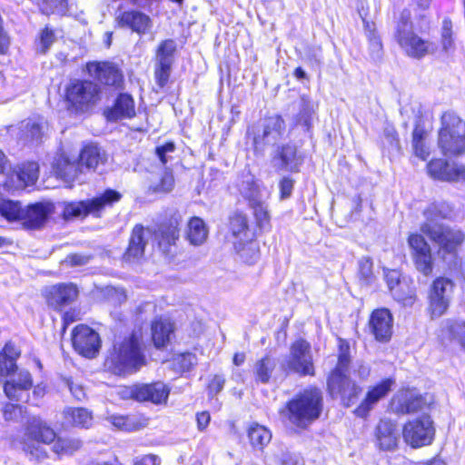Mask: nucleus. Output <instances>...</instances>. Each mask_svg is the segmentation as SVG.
I'll list each match as a JSON object with an SVG mask.
<instances>
[{
  "label": "nucleus",
  "instance_id": "nucleus-18",
  "mask_svg": "<svg viewBox=\"0 0 465 465\" xmlns=\"http://www.w3.org/2000/svg\"><path fill=\"white\" fill-rule=\"evenodd\" d=\"M229 240L232 244L256 238V228L245 213H234L228 221Z\"/></svg>",
  "mask_w": 465,
  "mask_h": 465
},
{
  "label": "nucleus",
  "instance_id": "nucleus-19",
  "mask_svg": "<svg viewBox=\"0 0 465 465\" xmlns=\"http://www.w3.org/2000/svg\"><path fill=\"white\" fill-rule=\"evenodd\" d=\"M427 169L433 179L448 182L465 181V166L462 164H450L441 159H436L428 163Z\"/></svg>",
  "mask_w": 465,
  "mask_h": 465
},
{
  "label": "nucleus",
  "instance_id": "nucleus-16",
  "mask_svg": "<svg viewBox=\"0 0 465 465\" xmlns=\"http://www.w3.org/2000/svg\"><path fill=\"white\" fill-rule=\"evenodd\" d=\"M4 384V391L6 397L12 401L27 400L28 391L33 387V378L31 373L26 370L13 371Z\"/></svg>",
  "mask_w": 465,
  "mask_h": 465
},
{
  "label": "nucleus",
  "instance_id": "nucleus-61",
  "mask_svg": "<svg viewBox=\"0 0 465 465\" xmlns=\"http://www.w3.org/2000/svg\"><path fill=\"white\" fill-rule=\"evenodd\" d=\"M278 465H303V462L297 454L284 452L279 458Z\"/></svg>",
  "mask_w": 465,
  "mask_h": 465
},
{
  "label": "nucleus",
  "instance_id": "nucleus-28",
  "mask_svg": "<svg viewBox=\"0 0 465 465\" xmlns=\"http://www.w3.org/2000/svg\"><path fill=\"white\" fill-rule=\"evenodd\" d=\"M77 297V289L73 284H58L52 286L46 294L48 304L59 309Z\"/></svg>",
  "mask_w": 465,
  "mask_h": 465
},
{
  "label": "nucleus",
  "instance_id": "nucleus-24",
  "mask_svg": "<svg viewBox=\"0 0 465 465\" xmlns=\"http://www.w3.org/2000/svg\"><path fill=\"white\" fill-rule=\"evenodd\" d=\"M375 440L380 450H394L399 441V433L396 424L387 419L381 420L375 429Z\"/></svg>",
  "mask_w": 465,
  "mask_h": 465
},
{
  "label": "nucleus",
  "instance_id": "nucleus-46",
  "mask_svg": "<svg viewBox=\"0 0 465 465\" xmlns=\"http://www.w3.org/2000/svg\"><path fill=\"white\" fill-rule=\"evenodd\" d=\"M441 45L446 53L454 51V40L452 37V23L449 19H444L441 28Z\"/></svg>",
  "mask_w": 465,
  "mask_h": 465
},
{
  "label": "nucleus",
  "instance_id": "nucleus-64",
  "mask_svg": "<svg viewBox=\"0 0 465 465\" xmlns=\"http://www.w3.org/2000/svg\"><path fill=\"white\" fill-rule=\"evenodd\" d=\"M293 188V181L290 178H283L280 182V192H281V200H286L292 193Z\"/></svg>",
  "mask_w": 465,
  "mask_h": 465
},
{
  "label": "nucleus",
  "instance_id": "nucleus-63",
  "mask_svg": "<svg viewBox=\"0 0 465 465\" xmlns=\"http://www.w3.org/2000/svg\"><path fill=\"white\" fill-rule=\"evenodd\" d=\"M174 144L173 143H166L165 144L156 148V153L163 164L168 162L167 154L173 153Z\"/></svg>",
  "mask_w": 465,
  "mask_h": 465
},
{
  "label": "nucleus",
  "instance_id": "nucleus-41",
  "mask_svg": "<svg viewBox=\"0 0 465 465\" xmlns=\"http://www.w3.org/2000/svg\"><path fill=\"white\" fill-rule=\"evenodd\" d=\"M391 294L404 306H411L415 302L416 288L411 281L403 278L401 283L392 290Z\"/></svg>",
  "mask_w": 465,
  "mask_h": 465
},
{
  "label": "nucleus",
  "instance_id": "nucleus-2",
  "mask_svg": "<svg viewBox=\"0 0 465 465\" xmlns=\"http://www.w3.org/2000/svg\"><path fill=\"white\" fill-rule=\"evenodd\" d=\"M322 396L317 388H309L296 395L287 404L286 416L291 424L306 428L320 417Z\"/></svg>",
  "mask_w": 465,
  "mask_h": 465
},
{
  "label": "nucleus",
  "instance_id": "nucleus-23",
  "mask_svg": "<svg viewBox=\"0 0 465 465\" xmlns=\"http://www.w3.org/2000/svg\"><path fill=\"white\" fill-rule=\"evenodd\" d=\"M369 328L379 341H388L391 336L392 316L387 309L374 311L369 322Z\"/></svg>",
  "mask_w": 465,
  "mask_h": 465
},
{
  "label": "nucleus",
  "instance_id": "nucleus-17",
  "mask_svg": "<svg viewBox=\"0 0 465 465\" xmlns=\"http://www.w3.org/2000/svg\"><path fill=\"white\" fill-rule=\"evenodd\" d=\"M284 122L280 115H272L265 118L262 124V131L253 134V144L256 150L262 149L263 144L275 143L283 134Z\"/></svg>",
  "mask_w": 465,
  "mask_h": 465
},
{
  "label": "nucleus",
  "instance_id": "nucleus-5",
  "mask_svg": "<svg viewBox=\"0 0 465 465\" xmlns=\"http://www.w3.org/2000/svg\"><path fill=\"white\" fill-rule=\"evenodd\" d=\"M438 143L443 154L459 155L465 152V122L454 114L447 113L441 118Z\"/></svg>",
  "mask_w": 465,
  "mask_h": 465
},
{
  "label": "nucleus",
  "instance_id": "nucleus-38",
  "mask_svg": "<svg viewBox=\"0 0 465 465\" xmlns=\"http://www.w3.org/2000/svg\"><path fill=\"white\" fill-rule=\"evenodd\" d=\"M83 447V440L74 436L56 437L52 450L58 456H70Z\"/></svg>",
  "mask_w": 465,
  "mask_h": 465
},
{
  "label": "nucleus",
  "instance_id": "nucleus-6",
  "mask_svg": "<svg viewBox=\"0 0 465 465\" xmlns=\"http://www.w3.org/2000/svg\"><path fill=\"white\" fill-rule=\"evenodd\" d=\"M55 438L56 433L45 421L41 419L33 418L26 426L23 435L21 440L22 450L30 460L39 461L44 456V452L35 448L31 442L39 441L50 444L54 442Z\"/></svg>",
  "mask_w": 465,
  "mask_h": 465
},
{
  "label": "nucleus",
  "instance_id": "nucleus-45",
  "mask_svg": "<svg viewBox=\"0 0 465 465\" xmlns=\"http://www.w3.org/2000/svg\"><path fill=\"white\" fill-rule=\"evenodd\" d=\"M104 205H65L64 217L65 220L84 218L89 213L98 215Z\"/></svg>",
  "mask_w": 465,
  "mask_h": 465
},
{
  "label": "nucleus",
  "instance_id": "nucleus-15",
  "mask_svg": "<svg viewBox=\"0 0 465 465\" xmlns=\"http://www.w3.org/2000/svg\"><path fill=\"white\" fill-rule=\"evenodd\" d=\"M395 385L393 378H387L368 388L365 397L355 409L354 413L360 418H366L380 401L384 399Z\"/></svg>",
  "mask_w": 465,
  "mask_h": 465
},
{
  "label": "nucleus",
  "instance_id": "nucleus-52",
  "mask_svg": "<svg viewBox=\"0 0 465 465\" xmlns=\"http://www.w3.org/2000/svg\"><path fill=\"white\" fill-rule=\"evenodd\" d=\"M449 331L451 338L465 349V322L457 321L451 323L449 326Z\"/></svg>",
  "mask_w": 465,
  "mask_h": 465
},
{
  "label": "nucleus",
  "instance_id": "nucleus-32",
  "mask_svg": "<svg viewBox=\"0 0 465 465\" xmlns=\"http://www.w3.org/2000/svg\"><path fill=\"white\" fill-rule=\"evenodd\" d=\"M135 115L134 101L133 97L126 94H122L115 101L114 107L107 112L109 120H119L123 118H132Z\"/></svg>",
  "mask_w": 465,
  "mask_h": 465
},
{
  "label": "nucleus",
  "instance_id": "nucleus-22",
  "mask_svg": "<svg viewBox=\"0 0 465 465\" xmlns=\"http://www.w3.org/2000/svg\"><path fill=\"white\" fill-rule=\"evenodd\" d=\"M53 170L57 178L70 183L79 178L83 173L77 158H71L67 153L61 152L53 163Z\"/></svg>",
  "mask_w": 465,
  "mask_h": 465
},
{
  "label": "nucleus",
  "instance_id": "nucleus-9",
  "mask_svg": "<svg viewBox=\"0 0 465 465\" xmlns=\"http://www.w3.org/2000/svg\"><path fill=\"white\" fill-rule=\"evenodd\" d=\"M0 215L8 221H19L27 228H39L46 220L45 205H0Z\"/></svg>",
  "mask_w": 465,
  "mask_h": 465
},
{
  "label": "nucleus",
  "instance_id": "nucleus-48",
  "mask_svg": "<svg viewBox=\"0 0 465 465\" xmlns=\"http://www.w3.org/2000/svg\"><path fill=\"white\" fill-rule=\"evenodd\" d=\"M251 214L255 219L256 226L264 229L269 226L270 215L263 205H252L250 208Z\"/></svg>",
  "mask_w": 465,
  "mask_h": 465
},
{
  "label": "nucleus",
  "instance_id": "nucleus-30",
  "mask_svg": "<svg viewBox=\"0 0 465 465\" xmlns=\"http://www.w3.org/2000/svg\"><path fill=\"white\" fill-rule=\"evenodd\" d=\"M106 420L114 427L125 431H134L141 430L144 428L148 423V420L145 417L136 414H112L108 415Z\"/></svg>",
  "mask_w": 465,
  "mask_h": 465
},
{
  "label": "nucleus",
  "instance_id": "nucleus-44",
  "mask_svg": "<svg viewBox=\"0 0 465 465\" xmlns=\"http://www.w3.org/2000/svg\"><path fill=\"white\" fill-rule=\"evenodd\" d=\"M145 246L144 230L141 225H136L132 232L129 247L126 256L130 258H139L143 255Z\"/></svg>",
  "mask_w": 465,
  "mask_h": 465
},
{
  "label": "nucleus",
  "instance_id": "nucleus-57",
  "mask_svg": "<svg viewBox=\"0 0 465 465\" xmlns=\"http://www.w3.org/2000/svg\"><path fill=\"white\" fill-rule=\"evenodd\" d=\"M349 346L348 344H344L341 342L340 344V354L338 359V364L334 371H340L341 373H343L344 370L347 368L349 362H350V357H349Z\"/></svg>",
  "mask_w": 465,
  "mask_h": 465
},
{
  "label": "nucleus",
  "instance_id": "nucleus-13",
  "mask_svg": "<svg viewBox=\"0 0 465 465\" xmlns=\"http://www.w3.org/2000/svg\"><path fill=\"white\" fill-rule=\"evenodd\" d=\"M408 243L411 249V256L416 269L425 276L432 273L434 260L431 249L425 239L420 234H411Z\"/></svg>",
  "mask_w": 465,
  "mask_h": 465
},
{
  "label": "nucleus",
  "instance_id": "nucleus-11",
  "mask_svg": "<svg viewBox=\"0 0 465 465\" xmlns=\"http://www.w3.org/2000/svg\"><path fill=\"white\" fill-rule=\"evenodd\" d=\"M454 289L453 282L446 277L436 278L429 291V311L432 317H440L449 308Z\"/></svg>",
  "mask_w": 465,
  "mask_h": 465
},
{
  "label": "nucleus",
  "instance_id": "nucleus-7",
  "mask_svg": "<svg viewBox=\"0 0 465 465\" xmlns=\"http://www.w3.org/2000/svg\"><path fill=\"white\" fill-rule=\"evenodd\" d=\"M99 87L91 81H74L65 91L69 110L84 112L99 101Z\"/></svg>",
  "mask_w": 465,
  "mask_h": 465
},
{
  "label": "nucleus",
  "instance_id": "nucleus-25",
  "mask_svg": "<svg viewBox=\"0 0 465 465\" xmlns=\"http://www.w3.org/2000/svg\"><path fill=\"white\" fill-rule=\"evenodd\" d=\"M115 20L121 27L130 28L133 32L143 35L152 26L151 19L140 11H125L116 15Z\"/></svg>",
  "mask_w": 465,
  "mask_h": 465
},
{
  "label": "nucleus",
  "instance_id": "nucleus-40",
  "mask_svg": "<svg viewBox=\"0 0 465 465\" xmlns=\"http://www.w3.org/2000/svg\"><path fill=\"white\" fill-rule=\"evenodd\" d=\"M233 246L240 259L245 263H255L260 258V246L256 238L234 243Z\"/></svg>",
  "mask_w": 465,
  "mask_h": 465
},
{
  "label": "nucleus",
  "instance_id": "nucleus-43",
  "mask_svg": "<svg viewBox=\"0 0 465 465\" xmlns=\"http://www.w3.org/2000/svg\"><path fill=\"white\" fill-rule=\"evenodd\" d=\"M248 438L252 447L262 450L271 441L272 433L266 427L252 423L248 429Z\"/></svg>",
  "mask_w": 465,
  "mask_h": 465
},
{
  "label": "nucleus",
  "instance_id": "nucleus-42",
  "mask_svg": "<svg viewBox=\"0 0 465 465\" xmlns=\"http://www.w3.org/2000/svg\"><path fill=\"white\" fill-rule=\"evenodd\" d=\"M276 364L272 358L265 356L253 365L254 380L257 383H268Z\"/></svg>",
  "mask_w": 465,
  "mask_h": 465
},
{
  "label": "nucleus",
  "instance_id": "nucleus-47",
  "mask_svg": "<svg viewBox=\"0 0 465 465\" xmlns=\"http://www.w3.org/2000/svg\"><path fill=\"white\" fill-rule=\"evenodd\" d=\"M196 364V357L193 353H182L173 358V365L179 371H187Z\"/></svg>",
  "mask_w": 465,
  "mask_h": 465
},
{
  "label": "nucleus",
  "instance_id": "nucleus-62",
  "mask_svg": "<svg viewBox=\"0 0 465 465\" xmlns=\"http://www.w3.org/2000/svg\"><path fill=\"white\" fill-rule=\"evenodd\" d=\"M385 280L391 292L396 286H399L402 281V279H401V273L395 270L386 272Z\"/></svg>",
  "mask_w": 465,
  "mask_h": 465
},
{
  "label": "nucleus",
  "instance_id": "nucleus-3",
  "mask_svg": "<svg viewBox=\"0 0 465 465\" xmlns=\"http://www.w3.org/2000/svg\"><path fill=\"white\" fill-rule=\"evenodd\" d=\"M394 37L402 52L411 58L421 59L436 51L435 44L415 33L409 10L401 13Z\"/></svg>",
  "mask_w": 465,
  "mask_h": 465
},
{
  "label": "nucleus",
  "instance_id": "nucleus-34",
  "mask_svg": "<svg viewBox=\"0 0 465 465\" xmlns=\"http://www.w3.org/2000/svg\"><path fill=\"white\" fill-rule=\"evenodd\" d=\"M209 233L208 227L203 220L199 217H193L187 224L186 239L194 245L199 246L205 242Z\"/></svg>",
  "mask_w": 465,
  "mask_h": 465
},
{
  "label": "nucleus",
  "instance_id": "nucleus-56",
  "mask_svg": "<svg viewBox=\"0 0 465 465\" xmlns=\"http://www.w3.org/2000/svg\"><path fill=\"white\" fill-rule=\"evenodd\" d=\"M173 183L174 179L173 173L169 171H164L161 178V183L153 188L151 187V189H153V192L166 193L173 189Z\"/></svg>",
  "mask_w": 465,
  "mask_h": 465
},
{
  "label": "nucleus",
  "instance_id": "nucleus-51",
  "mask_svg": "<svg viewBox=\"0 0 465 465\" xmlns=\"http://www.w3.org/2000/svg\"><path fill=\"white\" fill-rule=\"evenodd\" d=\"M122 200V194L112 189H107L100 196L95 197L90 202L80 201L78 203H113L114 202H120Z\"/></svg>",
  "mask_w": 465,
  "mask_h": 465
},
{
  "label": "nucleus",
  "instance_id": "nucleus-14",
  "mask_svg": "<svg viewBox=\"0 0 465 465\" xmlns=\"http://www.w3.org/2000/svg\"><path fill=\"white\" fill-rule=\"evenodd\" d=\"M72 340L75 351L87 358H94L101 347L98 333L86 325L76 326Z\"/></svg>",
  "mask_w": 465,
  "mask_h": 465
},
{
  "label": "nucleus",
  "instance_id": "nucleus-29",
  "mask_svg": "<svg viewBox=\"0 0 465 465\" xmlns=\"http://www.w3.org/2000/svg\"><path fill=\"white\" fill-rule=\"evenodd\" d=\"M272 163L279 170L294 172L302 163L301 158L297 155V149L294 145L287 144L282 146L273 157Z\"/></svg>",
  "mask_w": 465,
  "mask_h": 465
},
{
  "label": "nucleus",
  "instance_id": "nucleus-12",
  "mask_svg": "<svg viewBox=\"0 0 465 465\" xmlns=\"http://www.w3.org/2000/svg\"><path fill=\"white\" fill-rule=\"evenodd\" d=\"M327 385L331 397H340L347 407L354 404L361 392V388L340 371H333L331 373Z\"/></svg>",
  "mask_w": 465,
  "mask_h": 465
},
{
  "label": "nucleus",
  "instance_id": "nucleus-54",
  "mask_svg": "<svg viewBox=\"0 0 465 465\" xmlns=\"http://www.w3.org/2000/svg\"><path fill=\"white\" fill-rule=\"evenodd\" d=\"M373 263L369 257H362L359 261V274L366 282H370L372 278Z\"/></svg>",
  "mask_w": 465,
  "mask_h": 465
},
{
  "label": "nucleus",
  "instance_id": "nucleus-53",
  "mask_svg": "<svg viewBox=\"0 0 465 465\" xmlns=\"http://www.w3.org/2000/svg\"><path fill=\"white\" fill-rule=\"evenodd\" d=\"M171 64H172L164 60L162 63H158V66L155 69V78L161 87H163L169 79Z\"/></svg>",
  "mask_w": 465,
  "mask_h": 465
},
{
  "label": "nucleus",
  "instance_id": "nucleus-8",
  "mask_svg": "<svg viewBox=\"0 0 465 465\" xmlns=\"http://www.w3.org/2000/svg\"><path fill=\"white\" fill-rule=\"evenodd\" d=\"M282 367L301 376H313L315 371L310 343L302 339L295 341Z\"/></svg>",
  "mask_w": 465,
  "mask_h": 465
},
{
  "label": "nucleus",
  "instance_id": "nucleus-50",
  "mask_svg": "<svg viewBox=\"0 0 465 465\" xmlns=\"http://www.w3.org/2000/svg\"><path fill=\"white\" fill-rule=\"evenodd\" d=\"M175 50V44L173 40H165L161 43L157 50V61L162 63L166 61L172 64V56Z\"/></svg>",
  "mask_w": 465,
  "mask_h": 465
},
{
  "label": "nucleus",
  "instance_id": "nucleus-27",
  "mask_svg": "<svg viewBox=\"0 0 465 465\" xmlns=\"http://www.w3.org/2000/svg\"><path fill=\"white\" fill-rule=\"evenodd\" d=\"M88 71L101 83L107 85H119L122 74L116 66L110 63H93L88 64Z\"/></svg>",
  "mask_w": 465,
  "mask_h": 465
},
{
  "label": "nucleus",
  "instance_id": "nucleus-39",
  "mask_svg": "<svg viewBox=\"0 0 465 465\" xmlns=\"http://www.w3.org/2000/svg\"><path fill=\"white\" fill-rule=\"evenodd\" d=\"M47 129V122L41 116L30 118L22 125L24 136L32 142L39 141Z\"/></svg>",
  "mask_w": 465,
  "mask_h": 465
},
{
  "label": "nucleus",
  "instance_id": "nucleus-35",
  "mask_svg": "<svg viewBox=\"0 0 465 465\" xmlns=\"http://www.w3.org/2000/svg\"><path fill=\"white\" fill-rule=\"evenodd\" d=\"M79 163L87 169L94 171L100 163L105 161L104 153L94 143H87L81 150Z\"/></svg>",
  "mask_w": 465,
  "mask_h": 465
},
{
  "label": "nucleus",
  "instance_id": "nucleus-26",
  "mask_svg": "<svg viewBox=\"0 0 465 465\" xmlns=\"http://www.w3.org/2000/svg\"><path fill=\"white\" fill-rule=\"evenodd\" d=\"M422 404V399L410 391L398 392L391 403L392 411L401 414L415 412L421 409Z\"/></svg>",
  "mask_w": 465,
  "mask_h": 465
},
{
  "label": "nucleus",
  "instance_id": "nucleus-59",
  "mask_svg": "<svg viewBox=\"0 0 465 465\" xmlns=\"http://www.w3.org/2000/svg\"><path fill=\"white\" fill-rule=\"evenodd\" d=\"M90 255L73 253L65 258L64 262L70 264L71 266H81L87 264L90 262Z\"/></svg>",
  "mask_w": 465,
  "mask_h": 465
},
{
  "label": "nucleus",
  "instance_id": "nucleus-31",
  "mask_svg": "<svg viewBox=\"0 0 465 465\" xmlns=\"http://www.w3.org/2000/svg\"><path fill=\"white\" fill-rule=\"evenodd\" d=\"M21 351L15 343L8 341L0 353V377H7L17 370L16 360L20 357Z\"/></svg>",
  "mask_w": 465,
  "mask_h": 465
},
{
  "label": "nucleus",
  "instance_id": "nucleus-33",
  "mask_svg": "<svg viewBox=\"0 0 465 465\" xmlns=\"http://www.w3.org/2000/svg\"><path fill=\"white\" fill-rule=\"evenodd\" d=\"M159 247L164 252H169V248L175 244L179 238V221L171 220L168 223H163L159 227L156 232Z\"/></svg>",
  "mask_w": 465,
  "mask_h": 465
},
{
  "label": "nucleus",
  "instance_id": "nucleus-10",
  "mask_svg": "<svg viewBox=\"0 0 465 465\" xmlns=\"http://www.w3.org/2000/svg\"><path fill=\"white\" fill-rule=\"evenodd\" d=\"M435 429L430 416L423 415L408 421L402 430L406 443L413 448L430 445L434 438Z\"/></svg>",
  "mask_w": 465,
  "mask_h": 465
},
{
  "label": "nucleus",
  "instance_id": "nucleus-1",
  "mask_svg": "<svg viewBox=\"0 0 465 465\" xmlns=\"http://www.w3.org/2000/svg\"><path fill=\"white\" fill-rule=\"evenodd\" d=\"M145 364L141 341L136 333L115 341L110 351L105 367L114 374L127 375L137 371Z\"/></svg>",
  "mask_w": 465,
  "mask_h": 465
},
{
  "label": "nucleus",
  "instance_id": "nucleus-49",
  "mask_svg": "<svg viewBox=\"0 0 465 465\" xmlns=\"http://www.w3.org/2000/svg\"><path fill=\"white\" fill-rule=\"evenodd\" d=\"M68 0H43L41 10L44 14H64L67 10Z\"/></svg>",
  "mask_w": 465,
  "mask_h": 465
},
{
  "label": "nucleus",
  "instance_id": "nucleus-20",
  "mask_svg": "<svg viewBox=\"0 0 465 465\" xmlns=\"http://www.w3.org/2000/svg\"><path fill=\"white\" fill-rule=\"evenodd\" d=\"M38 173L39 167L36 163H23L5 183L4 188L7 191H15L33 186L37 181Z\"/></svg>",
  "mask_w": 465,
  "mask_h": 465
},
{
  "label": "nucleus",
  "instance_id": "nucleus-60",
  "mask_svg": "<svg viewBox=\"0 0 465 465\" xmlns=\"http://www.w3.org/2000/svg\"><path fill=\"white\" fill-rule=\"evenodd\" d=\"M22 412L19 405L8 403L3 409V414L6 420H13L17 419Z\"/></svg>",
  "mask_w": 465,
  "mask_h": 465
},
{
  "label": "nucleus",
  "instance_id": "nucleus-36",
  "mask_svg": "<svg viewBox=\"0 0 465 465\" xmlns=\"http://www.w3.org/2000/svg\"><path fill=\"white\" fill-rule=\"evenodd\" d=\"M173 324L168 319L160 318L152 323V339L155 347H164L170 341Z\"/></svg>",
  "mask_w": 465,
  "mask_h": 465
},
{
  "label": "nucleus",
  "instance_id": "nucleus-21",
  "mask_svg": "<svg viewBox=\"0 0 465 465\" xmlns=\"http://www.w3.org/2000/svg\"><path fill=\"white\" fill-rule=\"evenodd\" d=\"M169 389L163 382L138 384L130 388V395L138 401H151L155 404L165 402Z\"/></svg>",
  "mask_w": 465,
  "mask_h": 465
},
{
  "label": "nucleus",
  "instance_id": "nucleus-37",
  "mask_svg": "<svg viewBox=\"0 0 465 465\" xmlns=\"http://www.w3.org/2000/svg\"><path fill=\"white\" fill-rule=\"evenodd\" d=\"M64 418L66 423L74 427L89 428L93 422V415L85 408H65Z\"/></svg>",
  "mask_w": 465,
  "mask_h": 465
},
{
  "label": "nucleus",
  "instance_id": "nucleus-58",
  "mask_svg": "<svg viewBox=\"0 0 465 465\" xmlns=\"http://www.w3.org/2000/svg\"><path fill=\"white\" fill-rule=\"evenodd\" d=\"M343 205H338V208H334V205H331L330 207L331 215L340 227L345 226L349 220L351 218V215H347L345 217L341 215L342 213H348L347 211L343 210Z\"/></svg>",
  "mask_w": 465,
  "mask_h": 465
},
{
  "label": "nucleus",
  "instance_id": "nucleus-4",
  "mask_svg": "<svg viewBox=\"0 0 465 465\" xmlns=\"http://www.w3.org/2000/svg\"><path fill=\"white\" fill-rule=\"evenodd\" d=\"M441 213L439 205H431L425 211L427 223L421 226L420 230L431 241L438 243L442 250L451 252L463 242L465 235L461 231L450 230L438 223L439 218L448 217V214Z\"/></svg>",
  "mask_w": 465,
  "mask_h": 465
},
{
  "label": "nucleus",
  "instance_id": "nucleus-55",
  "mask_svg": "<svg viewBox=\"0 0 465 465\" xmlns=\"http://www.w3.org/2000/svg\"><path fill=\"white\" fill-rule=\"evenodd\" d=\"M56 35L54 31L49 27H45L40 35V50L42 53H45L48 48L55 42Z\"/></svg>",
  "mask_w": 465,
  "mask_h": 465
}]
</instances>
